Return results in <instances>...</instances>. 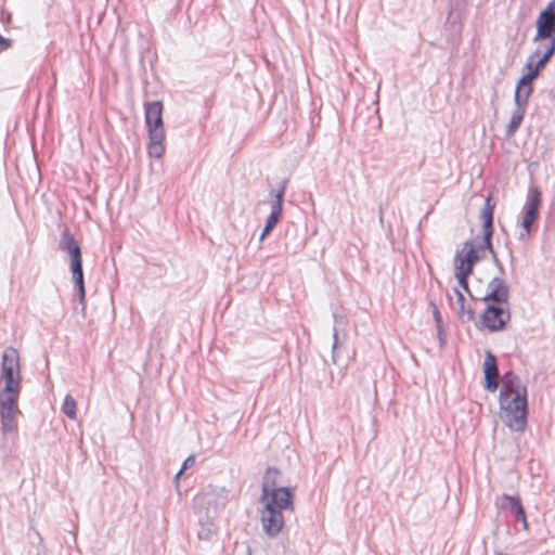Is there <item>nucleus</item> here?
Listing matches in <instances>:
<instances>
[{
  "mask_svg": "<svg viewBox=\"0 0 555 555\" xmlns=\"http://www.w3.org/2000/svg\"><path fill=\"white\" fill-rule=\"evenodd\" d=\"M333 338H334L333 346H332V349H333V361L336 362L335 354H334L335 349L337 348V345H338V333H337V328L336 327H334Z\"/></svg>",
  "mask_w": 555,
  "mask_h": 555,
  "instance_id": "c756f323",
  "label": "nucleus"
},
{
  "mask_svg": "<svg viewBox=\"0 0 555 555\" xmlns=\"http://www.w3.org/2000/svg\"><path fill=\"white\" fill-rule=\"evenodd\" d=\"M280 476L281 472L278 468H267L262 478L260 502L271 500L272 503L279 501L283 505H292L293 491L291 488L280 485Z\"/></svg>",
  "mask_w": 555,
  "mask_h": 555,
  "instance_id": "7ed1b4c3",
  "label": "nucleus"
},
{
  "mask_svg": "<svg viewBox=\"0 0 555 555\" xmlns=\"http://www.w3.org/2000/svg\"><path fill=\"white\" fill-rule=\"evenodd\" d=\"M10 47V40L0 35V52Z\"/></svg>",
  "mask_w": 555,
  "mask_h": 555,
  "instance_id": "7c9ffc66",
  "label": "nucleus"
},
{
  "mask_svg": "<svg viewBox=\"0 0 555 555\" xmlns=\"http://www.w3.org/2000/svg\"><path fill=\"white\" fill-rule=\"evenodd\" d=\"M525 109L516 107L514 111L512 118L506 127L505 134L506 137H512L520 127L524 116H525Z\"/></svg>",
  "mask_w": 555,
  "mask_h": 555,
  "instance_id": "6ab92c4d",
  "label": "nucleus"
},
{
  "mask_svg": "<svg viewBox=\"0 0 555 555\" xmlns=\"http://www.w3.org/2000/svg\"><path fill=\"white\" fill-rule=\"evenodd\" d=\"M455 294L457 296V302L460 306H462L463 304H465V297L463 296V294L455 288Z\"/></svg>",
  "mask_w": 555,
  "mask_h": 555,
  "instance_id": "2f4dec72",
  "label": "nucleus"
},
{
  "mask_svg": "<svg viewBox=\"0 0 555 555\" xmlns=\"http://www.w3.org/2000/svg\"><path fill=\"white\" fill-rule=\"evenodd\" d=\"M212 534V531L209 528H202L197 535L201 540H209Z\"/></svg>",
  "mask_w": 555,
  "mask_h": 555,
  "instance_id": "cd10ccee",
  "label": "nucleus"
},
{
  "mask_svg": "<svg viewBox=\"0 0 555 555\" xmlns=\"http://www.w3.org/2000/svg\"><path fill=\"white\" fill-rule=\"evenodd\" d=\"M62 411L70 420H76L77 404H76V400L70 395H67L65 397L63 405H62Z\"/></svg>",
  "mask_w": 555,
  "mask_h": 555,
  "instance_id": "412c9836",
  "label": "nucleus"
},
{
  "mask_svg": "<svg viewBox=\"0 0 555 555\" xmlns=\"http://www.w3.org/2000/svg\"><path fill=\"white\" fill-rule=\"evenodd\" d=\"M544 41H546V42L545 43H541L539 46L542 49V53L540 55V59L543 60L544 62L548 63L550 60L555 54V39L554 38H548V39H545Z\"/></svg>",
  "mask_w": 555,
  "mask_h": 555,
  "instance_id": "4be33fe9",
  "label": "nucleus"
},
{
  "mask_svg": "<svg viewBox=\"0 0 555 555\" xmlns=\"http://www.w3.org/2000/svg\"><path fill=\"white\" fill-rule=\"evenodd\" d=\"M542 53L541 47H538L535 51L528 57V61L524 67L527 70L520 78L526 81L532 82L539 77L540 73L546 66V62L540 59Z\"/></svg>",
  "mask_w": 555,
  "mask_h": 555,
  "instance_id": "4468645a",
  "label": "nucleus"
},
{
  "mask_svg": "<svg viewBox=\"0 0 555 555\" xmlns=\"http://www.w3.org/2000/svg\"><path fill=\"white\" fill-rule=\"evenodd\" d=\"M503 499L506 501V503L503 504L502 507L508 509L515 519L517 521H521L524 528L528 529L526 512L521 504L520 498L504 494Z\"/></svg>",
  "mask_w": 555,
  "mask_h": 555,
  "instance_id": "dca6fc26",
  "label": "nucleus"
},
{
  "mask_svg": "<svg viewBox=\"0 0 555 555\" xmlns=\"http://www.w3.org/2000/svg\"><path fill=\"white\" fill-rule=\"evenodd\" d=\"M20 410H0V418L2 424V434L8 435L17 427V415Z\"/></svg>",
  "mask_w": 555,
  "mask_h": 555,
  "instance_id": "a211bd4d",
  "label": "nucleus"
},
{
  "mask_svg": "<svg viewBox=\"0 0 555 555\" xmlns=\"http://www.w3.org/2000/svg\"><path fill=\"white\" fill-rule=\"evenodd\" d=\"M433 307H434V311H433V314H434V319H435V322H436V325H437V330H438V336H439V339H440V343L442 344V337H441V334H442V331H441V314L437 308L436 305L433 304Z\"/></svg>",
  "mask_w": 555,
  "mask_h": 555,
  "instance_id": "393cba45",
  "label": "nucleus"
},
{
  "mask_svg": "<svg viewBox=\"0 0 555 555\" xmlns=\"http://www.w3.org/2000/svg\"><path fill=\"white\" fill-rule=\"evenodd\" d=\"M75 288L85 286L82 261L70 263Z\"/></svg>",
  "mask_w": 555,
  "mask_h": 555,
  "instance_id": "5701e85b",
  "label": "nucleus"
},
{
  "mask_svg": "<svg viewBox=\"0 0 555 555\" xmlns=\"http://www.w3.org/2000/svg\"><path fill=\"white\" fill-rule=\"evenodd\" d=\"M289 179L284 178L280 181L279 188L276 190L271 189L269 191V197L271 198V212L267 218L264 228L262 230V233L259 237L260 241H262L278 224L282 211H283V202H284V195L288 185Z\"/></svg>",
  "mask_w": 555,
  "mask_h": 555,
  "instance_id": "0eeeda50",
  "label": "nucleus"
},
{
  "mask_svg": "<svg viewBox=\"0 0 555 555\" xmlns=\"http://www.w3.org/2000/svg\"><path fill=\"white\" fill-rule=\"evenodd\" d=\"M463 251H466L464 257L461 253L455 255V268L462 267V269L473 272L474 266L485 257L486 250H480L479 244L476 245L472 240L464 243Z\"/></svg>",
  "mask_w": 555,
  "mask_h": 555,
  "instance_id": "f8f14e48",
  "label": "nucleus"
},
{
  "mask_svg": "<svg viewBox=\"0 0 555 555\" xmlns=\"http://www.w3.org/2000/svg\"><path fill=\"white\" fill-rule=\"evenodd\" d=\"M2 378L5 382L4 392L21 391L20 356L15 348L9 347L2 354Z\"/></svg>",
  "mask_w": 555,
  "mask_h": 555,
  "instance_id": "423d86ee",
  "label": "nucleus"
},
{
  "mask_svg": "<svg viewBox=\"0 0 555 555\" xmlns=\"http://www.w3.org/2000/svg\"><path fill=\"white\" fill-rule=\"evenodd\" d=\"M8 396L0 398V410H18L17 402L20 392H7Z\"/></svg>",
  "mask_w": 555,
  "mask_h": 555,
  "instance_id": "aec40b11",
  "label": "nucleus"
},
{
  "mask_svg": "<svg viewBox=\"0 0 555 555\" xmlns=\"http://www.w3.org/2000/svg\"><path fill=\"white\" fill-rule=\"evenodd\" d=\"M499 401L502 422L512 430H525L528 416L527 388L512 371L503 376Z\"/></svg>",
  "mask_w": 555,
  "mask_h": 555,
  "instance_id": "f257e3e1",
  "label": "nucleus"
},
{
  "mask_svg": "<svg viewBox=\"0 0 555 555\" xmlns=\"http://www.w3.org/2000/svg\"><path fill=\"white\" fill-rule=\"evenodd\" d=\"M473 272L472 271H468L467 270H464L462 269V267L460 268H455V276L459 281V284L461 285V287L472 297V293L469 291V286H468V276L472 274Z\"/></svg>",
  "mask_w": 555,
  "mask_h": 555,
  "instance_id": "b1692460",
  "label": "nucleus"
},
{
  "mask_svg": "<svg viewBox=\"0 0 555 555\" xmlns=\"http://www.w3.org/2000/svg\"><path fill=\"white\" fill-rule=\"evenodd\" d=\"M533 91L532 82L526 81L525 79L520 78L517 82L515 93H514V101L516 104V107L522 108L526 111V106L528 103V100Z\"/></svg>",
  "mask_w": 555,
  "mask_h": 555,
  "instance_id": "f3484780",
  "label": "nucleus"
},
{
  "mask_svg": "<svg viewBox=\"0 0 555 555\" xmlns=\"http://www.w3.org/2000/svg\"><path fill=\"white\" fill-rule=\"evenodd\" d=\"M263 507L260 511V520L263 532L269 538H275L284 527L283 509H294V504L283 505L279 501L272 503L271 500H264Z\"/></svg>",
  "mask_w": 555,
  "mask_h": 555,
  "instance_id": "39448f33",
  "label": "nucleus"
},
{
  "mask_svg": "<svg viewBox=\"0 0 555 555\" xmlns=\"http://www.w3.org/2000/svg\"><path fill=\"white\" fill-rule=\"evenodd\" d=\"M145 124L149 132V154L160 158L165 153V129L163 122V103L160 101L144 104Z\"/></svg>",
  "mask_w": 555,
  "mask_h": 555,
  "instance_id": "f03ea898",
  "label": "nucleus"
},
{
  "mask_svg": "<svg viewBox=\"0 0 555 555\" xmlns=\"http://www.w3.org/2000/svg\"><path fill=\"white\" fill-rule=\"evenodd\" d=\"M247 555H251V551H250V548H248Z\"/></svg>",
  "mask_w": 555,
  "mask_h": 555,
  "instance_id": "473e14b6",
  "label": "nucleus"
},
{
  "mask_svg": "<svg viewBox=\"0 0 555 555\" xmlns=\"http://www.w3.org/2000/svg\"><path fill=\"white\" fill-rule=\"evenodd\" d=\"M194 464H195V456H194V455H190V456H188V457L184 460V462H183V464H182V467H181V468H180V470L177 473L176 478H179L185 469H188V468L192 467Z\"/></svg>",
  "mask_w": 555,
  "mask_h": 555,
  "instance_id": "a878e982",
  "label": "nucleus"
},
{
  "mask_svg": "<svg viewBox=\"0 0 555 555\" xmlns=\"http://www.w3.org/2000/svg\"><path fill=\"white\" fill-rule=\"evenodd\" d=\"M59 248L70 255V263L82 261L80 245L67 228L62 232Z\"/></svg>",
  "mask_w": 555,
  "mask_h": 555,
  "instance_id": "2eb2a0df",
  "label": "nucleus"
},
{
  "mask_svg": "<svg viewBox=\"0 0 555 555\" xmlns=\"http://www.w3.org/2000/svg\"><path fill=\"white\" fill-rule=\"evenodd\" d=\"M541 206V192L538 186H530L528 191L527 202L524 207V216L521 225L527 234L530 233L531 227L539 218V210Z\"/></svg>",
  "mask_w": 555,
  "mask_h": 555,
  "instance_id": "9d476101",
  "label": "nucleus"
},
{
  "mask_svg": "<svg viewBox=\"0 0 555 555\" xmlns=\"http://www.w3.org/2000/svg\"><path fill=\"white\" fill-rule=\"evenodd\" d=\"M459 314L461 317L466 315L467 317V321H473L475 319L474 310H472V309L466 310L464 304L459 307Z\"/></svg>",
  "mask_w": 555,
  "mask_h": 555,
  "instance_id": "bb28decb",
  "label": "nucleus"
},
{
  "mask_svg": "<svg viewBox=\"0 0 555 555\" xmlns=\"http://www.w3.org/2000/svg\"><path fill=\"white\" fill-rule=\"evenodd\" d=\"M537 34L533 42H543L545 39H555V0L547 3L542 10L535 22Z\"/></svg>",
  "mask_w": 555,
  "mask_h": 555,
  "instance_id": "1a4fd4ad",
  "label": "nucleus"
},
{
  "mask_svg": "<svg viewBox=\"0 0 555 555\" xmlns=\"http://www.w3.org/2000/svg\"><path fill=\"white\" fill-rule=\"evenodd\" d=\"M76 291H77V294L79 297V301L82 305V309H83L85 308V298H86V288H85V286H82V288L76 287Z\"/></svg>",
  "mask_w": 555,
  "mask_h": 555,
  "instance_id": "c85d7f7f",
  "label": "nucleus"
},
{
  "mask_svg": "<svg viewBox=\"0 0 555 555\" xmlns=\"http://www.w3.org/2000/svg\"><path fill=\"white\" fill-rule=\"evenodd\" d=\"M495 208V202L493 201L492 195H488L485 201L483 208L480 210L479 218L482 221V241L479 243L480 250H489L492 255V260L495 267L500 270L501 273H504V267L500 259L496 256V253L493 249L492 245V236L494 232L493 227V214Z\"/></svg>",
  "mask_w": 555,
  "mask_h": 555,
  "instance_id": "20e7f679",
  "label": "nucleus"
},
{
  "mask_svg": "<svg viewBox=\"0 0 555 555\" xmlns=\"http://www.w3.org/2000/svg\"><path fill=\"white\" fill-rule=\"evenodd\" d=\"M509 287L507 283L495 276L488 283L487 293L480 298L483 302L494 305H509Z\"/></svg>",
  "mask_w": 555,
  "mask_h": 555,
  "instance_id": "9b49d317",
  "label": "nucleus"
},
{
  "mask_svg": "<svg viewBox=\"0 0 555 555\" xmlns=\"http://www.w3.org/2000/svg\"><path fill=\"white\" fill-rule=\"evenodd\" d=\"M511 320L509 305L488 304L481 314L482 325L491 332H499L505 328Z\"/></svg>",
  "mask_w": 555,
  "mask_h": 555,
  "instance_id": "6e6552de",
  "label": "nucleus"
},
{
  "mask_svg": "<svg viewBox=\"0 0 555 555\" xmlns=\"http://www.w3.org/2000/svg\"><path fill=\"white\" fill-rule=\"evenodd\" d=\"M483 375L486 389L491 392L495 391L499 387L500 374L496 357L490 350L486 351Z\"/></svg>",
  "mask_w": 555,
  "mask_h": 555,
  "instance_id": "ddd939ff",
  "label": "nucleus"
}]
</instances>
